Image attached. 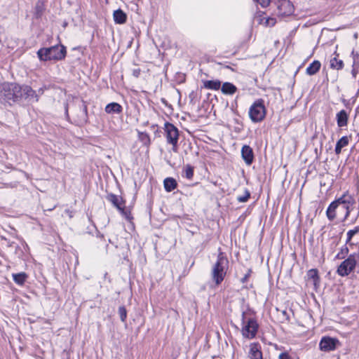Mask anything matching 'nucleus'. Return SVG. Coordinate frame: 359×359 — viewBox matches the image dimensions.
<instances>
[{
    "mask_svg": "<svg viewBox=\"0 0 359 359\" xmlns=\"http://www.w3.org/2000/svg\"><path fill=\"white\" fill-rule=\"evenodd\" d=\"M118 314L122 322H125L127 318V311L125 306H122L118 308Z\"/></svg>",
    "mask_w": 359,
    "mask_h": 359,
    "instance_id": "c85d7f7f",
    "label": "nucleus"
},
{
    "mask_svg": "<svg viewBox=\"0 0 359 359\" xmlns=\"http://www.w3.org/2000/svg\"><path fill=\"white\" fill-rule=\"evenodd\" d=\"M250 196V193L248 190H245L244 195L238 196L237 200L240 203H245V202L248 201Z\"/></svg>",
    "mask_w": 359,
    "mask_h": 359,
    "instance_id": "2f4dec72",
    "label": "nucleus"
},
{
    "mask_svg": "<svg viewBox=\"0 0 359 359\" xmlns=\"http://www.w3.org/2000/svg\"><path fill=\"white\" fill-rule=\"evenodd\" d=\"M339 345L337 339L330 337H323L319 343V348L322 351L330 352L334 351Z\"/></svg>",
    "mask_w": 359,
    "mask_h": 359,
    "instance_id": "6e6552de",
    "label": "nucleus"
},
{
    "mask_svg": "<svg viewBox=\"0 0 359 359\" xmlns=\"http://www.w3.org/2000/svg\"><path fill=\"white\" fill-rule=\"evenodd\" d=\"M355 199L354 196L352 195L346 202L344 203V205H342V208L345 210V214L344 217L341 219V222H345L348 217L350 216L351 212L354 209V206L355 205Z\"/></svg>",
    "mask_w": 359,
    "mask_h": 359,
    "instance_id": "9b49d317",
    "label": "nucleus"
},
{
    "mask_svg": "<svg viewBox=\"0 0 359 359\" xmlns=\"http://www.w3.org/2000/svg\"><path fill=\"white\" fill-rule=\"evenodd\" d=\"M140 73H141V70L139 68H137V69H134L133 70V75L136 77V78H138L140 75Z\"/></svg>",
    "mask_w": 359,
    "mask_h": 359,
    "instance_id": "72a5a7b5",
    "label": "nucleus"
},
{
    "mask_svg": "<svg viewBox=\"0 0 359 359\" xmlns=\"http://www.w3.org/2000/svg\"><path fill=\"white\" fill-rule=\"evenodd\" d=\"M320 62L318 60H314L306 68V73L309 76L314 75L320 70Z\"/></svg>",
    "mask_w": 359,
    "mask_h": 359,
    "instance_id": "6ab92c4d",
    "label": "nucleus"
},
{
    "mask_svg": "<svg viewBox=\"0 0 359 359\" xmlns=\"http://www.w3.org/2000/svg\"><path fill=\"white\" fill-rule=\"evenodd\" d=\"M294 12V6L288 0H282L279 1L276 13L278 16L284 17L292 14Z\"/></svg>",
    "mask_w": 359,
    "mask_h": 359,
    "instance_id": "1a4fd4ad",
    "label": "nucleus"
},
{
    "mask_svg": "<svg viewBox=\"0 0 359 359\" xmlns=\"http://www.w3.org/2000/svg\"><path fill=\"white\" fill-rule=\"evenodd\" d=\"M140 139L146 145L150 144V137L147 133H141L140 134Z\"/></svg>",
    "mask_w": 359,
    "mask_h": 359,
    "instance_id": "7c9ffc66",
    "label": "nucleus"
},
{
    "mask_svg": "<svg viewBox=\"0 0 359 359\" xmlns=\"http://www.w3.org/2000/svg\"><path fill=\"white\" fill-rule=\"evenodd\" d=\"M242 329L241 332L243 337L252 339L257 333L259 325L254 318H246L245 313L243 312L241 316Z\"/></svg>",
    "mask_w": 359,
    "mask_h": 359,
    "instance_id": "20e7f679",
    "label": "nucleus"
},
{
    "mask_svg": "<svg viewBox=\"0 0 359 359\" xmlns=\"http://www.w3.org/2000/svg\"><path fill=\"white\" fill-rule=\"evenodd\" d=\"M266 24L268 26L272 27L276 24V20L273 18H269L266 20Z\"/></svg>",
    "mask_w": 359,
    "mask_h": 359,
    "instance_id": "473e14b6",
    "label": "nucleus"
},
{
    "mask_svg": "<svg viewBox=\"0 0 359 359\" xmlns=\"http://www.w3.org/2000/svg\"><path fill=\"white\" fill-rule=\"evenodd\" d=\"M67 112H68V110H67V109H66V114H67V116L68 115Z\"/></svg>",
    "mask_w": 359,
    "mask_h": 359,
    "instance_id": "ea45409f",
    "label": "nucleus"
},
{
    "mask_svg": "<svg viewBox=\"0 0 359 359\" xmlns=\"http://www.w3.org/2000/svg\"><path fill=\"white\" fill-rule=\"evenodd\" d=\"M43 92H44V90L42 88H39L38 90V93L39 95H42L43 93Z\"/></svg>",
    "mask_w": 359,
    "mask_h": 359,
    "instance_id": "e433bc0d",
    "label": "nucleus"
},
{
    "mask_svg": "<svg viewBox=\"0 0 359 359\" xmlns=\"http://www.w3.org/2000/svg\"><path fill=\"white\" fill-rule=\"evenodd\" d=\"M308 278L313 280L314 285H316L317 280H318V271L317 269H310L307 273Z\"/></svg>",
    "mask_w": 359,
    "mask_h": 359,
    "instance_id": "cd10ccee",
    "label": "nucleus"
},
{
    "mask_svg": "<svg viewBox=\"0 0 359 359\" xmlns=\"http://www.w3.org/2000/svg\"><path fill=\"white\" fill-rule=\"evenodd\" d=\"M83 111L86 114L87 113V107L85 104L83 105Z\"/></svg>",
    "mask_w": 359,
    "mask_h": 359,
    "instance_id": "4c0bfd02",
    "label": "nucleus"
},
{
    "mask_svg": "<svg viewBox=\"0 0 359 359\" xmlns=\"http://www.w3.org/2000/svg\"><path fill=\"white\" fill-rule=\"evenodd\" d=\"M266 115V110L262 100L255 101L249 109V116L254 123L262 121Z\"/></svg>",
    "mask_w": 359,
    "mask_h": 359,
    "instance_id": "423d86ee",
    "label": "nucleus"
},
{
    "mask_svg": "<svg viewBox=\"0 0 359 359\" xmlns=\"http://www.w3.org/2000/svg\"><path fill=\"white\" fill-rule=\"evenodd\" d=\"M359 261V255L356 254L350 255L347 259L343 261L338 266L337 273L341 276L349 275L355 268Z\"/></svg>",
    "mask_w": 359,
    "mask_h": 359,
    "instance_id": "39448f33",
    "label": "nucleus"
},
{
    "mask_svg": "<svg viewBox=\"0 0 359 359\" xmlns=\"http://www.w3.org/2000/svg\"><path fill=\"white\" fill-rule=\"evenodd\" d=\"M359 231V226L355 227L354 229L349 230L347 233V240L346 243L349 242L353 236H355Z\"/></svg>",
    "mask_w": 359,
    "mask_h": 359,
    "instance_id": "c756f323",
    "label": "nucleus"
},
{
    "mask_svg": "<svg viewBox=\"0 0 359 359\" xmlns=\"http://www.w3.org/2000/svg\"><path fill=\"white\" fill-rule=\"evenodd\" d=\"M107 200L116 207L122 215H125L127 219H129V216L127 212L125 210V203L121 197L116 196L114 194H110L107 197Z\"/></svg>",
    "mask_w": 359,
    "mask_h": 359,
    "instance_id": "9d476101",
    "label": "nucleus"
},
{
    "mask_svg": "<svg viewBox=\"0 0 359 359\" xmlns=\"http://www.w3.org/2000/svg\"><path fill=\"white\" fill-rule=\"evenodd\" d=\"M184 177L188 180H191L194 176V167L187 164L184 168Z\"/></svg>",
    "mask_w": 359,
    "mask_h": 359,
    "instance_id": "bb28decb",
    "label": "nucleus"
},
{
    "mask_svg": "<svg viewBox=\"0 0 359 359\" xmlns=\"http://www.w3.org/2000/svg\"><path fill=\"white\" fill-rule=\"evenodd\" d=\"M163 185L165 191L170 192L177 187V184L175 179L172 177H167L164 180Z\"/></svg>",
    "mask_w": 359,
    "mask_h": 359,
    "instance_id": "5701e85b",
    "label": "nucleus"
},
{
    "mask_svg": "<svg viewBox=\"0 0 359 359\" xmlns=\"http://www.w3.org/2000/svg\"><path fill=\"white\" fill-rule=\"evenodd\" d=\"M250 359H262L261 346L259 343H251L248 353Z\"/></svg>",
    "mask_w": 359,
    "mask_h": 359,
    "instance_id": "f8f14e48",
    "label": "nucleus"
},
{
    "mask_svg": "<svg viewBox=\"0 0 359 359\" xmlns=\"http://www.w3.org/2000/svg\"><path fill=\"white\" fill-rule=\"evenodd\" d=\"M22 100L38 102L39 95L30 86H20L15 83H4L0 85V102L11 105Z\"/></svg>",
    "mask_w": 359,
    "mask_h": 359,
    "instance_id": "f257e3e1",
    "label": "nucleus"
},
{
    "mask_svg": "<svg viewBox=\"0 0 359 359\" xmlns=\"http://www.w3.org/2000/svg\"><path fill=\"white\" fill-rule=\"evenodd\" d=\"M349 140L347 136H343L336 143L334 151L336 154H339L341 151L342 148L345 147L348 144Z\"/></svg>",
    "mask_w": 359,
    "mask_h": 359,
    "instance_id": "412c9836",
    "label": "nucleus"
},
{
    "mask_svg": "<svg viewBox=\"0 0 359 359\" xmlns=\"http://www.w3.org/2000/svg\"><path fill=\"white\" fill-rule=\"evenodd\" d=\"M66 48L62 45H56L49 48H41L37 51L40 61L61 60L66 56Z\"/></svg>",
    "mask_w": 359,
    "mask_h": 359,
    "instance_id": "7ed1b4c3",
    "label": "nucleus"
},
{
    "mask_svg": "<svg viewBox=\"0 0 359 359\" xmlns=\"http://www.w3.org/2000/svg\"><path fill=\"white\" fill-rule=\"evenodd\" d=\"M352 195L348 192V191H345L340 197L335 199L333 203H335V205L339 208V205H344V203L346 202L347 200Z\"/></svg>",
    "mask_w": 359,
    "mask_h": 359,
    "instance_id": "393cba45",
    "label": "nucleus"
},
{
    "mask_svg": "<svg viewBox=\"0 0 359 359\" xmlns=\"http://www.w3.org/2000/svg\"><path fill=\"white\" fill-rule=\"evenodd\" d=\"M279 359H291V357L287 353H282L279 355Z\"/></svg>",
    "mask_w": 359,
    "mask_h": 359,
    "instance_id": "f704fd0d",
    "label": "nucleus"
},
{
    "mask_svg": "<svg viewBox=\"0 0 359 359\" xmlns=\"http://www.w3.org/2000/svg\"><path fill=\"white\" fill-rule=\"evenodd\" d=\"M229 260L222 252H219L217 255L216 262L213 264L211 271V278L212 281L217 286L220 285L224 280L228 269H229Z\"/></svg>",
    "mask_w": 359,
    "mask_h": 359,
    "instance_id": "f03ea898",
    "label": "nucleus"
},
{
    "mask_svg": "<svg viewBox=\"0 0 359 359\" xmlns=\"http://www.w3.org/2000/svg\"><path fill=\"white\" fill-rule=\"evenodd\" d=\"M27 278V275L25 272L13 274L14 282L19 285H22L26 281Z\"/></svg>",
    "mask_w": 359,
    "mask_h": 359,
    "instance_id": "a878e982",
    "label": "nucleus"
},
{
    "mask_svg": "<svg viewBox=\"0 0 359 359\" xmlns=\"http://www.w3.org/2000/svg\"><path fill=\"white\" fill-rule=\"evenodd\" d=\"M283 313L284 315H286V311H284L283 312Z\"/></svg>",
    "mask_w": 359,
    "mask_h": 359,
    "instance_id": "58836bf2",
    "label": "nucleus"
},
{
    "mask_svg": "<svg viewBox=\"0 0 359 359\" xmlns=\"http://www.w3.org/2000/svg\"><path fill=\"white\" fill-rule=\"evenodd\" d=\"M249 277V273L245 274V276L241 279L242 283H245Z\"/></svg>",
    "mask_w": 359,
    "mask_h": 359,
    "instance_id": "c9c22d12",
    "label": "nucleus"
},
{
    "mask_svg": "<svg viewBox=\"0 0 359 359\" xmlns=\"http://www.w3.org/2000/svg\"><path fill=\"white\" fill-rule=\"evenodd\" d=\"M163 129L167 142L172 144V150L176 151L180 135L178 129L173 124L168 122L165 123Z\"/></svg>",
    "mask_w": 359,
    "mask_h": 359,
    "instance_id": "0eeeda50",
    "label": "nucleus"
},
{
    "mask_svg": "<svg viewBox=\"0 0 359 359\" xmlns=\"http://www.w3.org/2000/svg\"><path fill=\"white\" fill-rule=\"evenodd\" d=\"M241 156L245 163L250 165L254 159V154L252 148L248 145L243 146L241 149Z\"/></svg>",
    "mask_w": 359,
    "mask_h": 359,
    "instance_id": "ddd939ff",
    "label": "nucleus"
},
{
    "mask_svg": "<svg viewBox=\"0 0 359 359\" xmlns=\"http://www.w3.org/2000/svg\"><path fill=\"white\" fill-rule=\"evenodd\" d=\"M351 56L353 57L351 74L353 78L355 79L359 73V53L353 50Z\"/></svg>",
    "mask_w": 359,
    "mask_h": 359,
    "instance_id": "4468645a",
    "label": "nucleus"
},
{
    "mask_svg": "<svg viewBox=\"0 0 359 359\" xmlns=\"http://www.w3.org/2000/svg\"><path fill=\"white\" fill-rule=\"evenodd\" d=\"M337 122L339 127H344L348 123V114L342 109L337 114Z\"/></svg>",
    "mask_w": 359,
    "mask_h": 359,
    "instance_id": "f3484780",
    "label": "nucleus"
},
{
    "mask_svg": "<svg viewBox=\"0 0 359 359\" xmlns=\"http://www.w3.org/2000/svg\"><path fill=\"white\" fill-rule=\"evenodd\" d=\"M334 57H332L330 61V66L331 69L336 70H341L344 67L343 60L338 59L339 54L337 52L334 53Z\"/></svg>",
    "mask_w": 359,
    "mask_h": 359,
    "instance_id": "2eb2a0df",
    "label": "nucleus"
},
{
    "mask_svg": "<svg viewBox=\"0 0 359 359\" xmlns=\"http://www.w3.org/2000/svg\"><path fill=\"white\" fill-rule=\"evenodd\" d=\"M113 16L114 22L116 24H123L126 22L127 19L126 14L121 9L115 11L114 12Z\"/></svg>",
    "mask_w": 359,
    "mask_h": 359,
    "instance_id": "aec40b11",
    "label": "nucleus"
},
{
    "mask_svg": "<svg viewBox=\"0 0 359 359\" xmlns=\"http://www.w3.org/2000/svg\"><path fill=\"white\" fill-rule=\"evenodd\" d=\"M122 107L117 102H111L105 107V111L107 114H120L122 111Z\"/></svg>",
    "mask_w": 359,
    "mask_h": 359,
    "instance_id": "a211bd4d",
    "label": "nucleus"
},
{
    "mask_svg": "<svg viewBox=\"0 0 359 359\" xmlns=\"http://www.w3.org/2000/svg\"><path fill=\"white\" fill-rule=\"evenodd\" d=\"M236 90V86L230 82L224 83L221 87V91L224 95H232Z\"/></svg>",
    "mask_w": 359,
    "mask_h": 359,
    "instance_id": "dca6fc26",
    "label": "nucleus"
},
{
    "mask_svg": "<svg viewBox=\"0 0 359 359\" xmlns=\"http://www.w3.org/2000/svg\"><path fill=\"white\" fill-rule=\"evenodd\" d=\"M204 88L210 90H219L221 88V82L219 80H209L203 82Z\"/></svg>",
    "mask_w": 359,
    "mask_h": 359,
    "instance_id": "b1692460",
    "label": "nucleus"
},
{
    "mask_svg": "<svg viewBox=\"0 0 359 359\" xmlns=\"http://www.w3.org/2000/svg\"><path fill=\"white\" fill-rule=\"evenodd\" d=\"M337 207L335 203H331L326 210V216L329 221L332 222L337 217Z\"/></svg>",
    "mask_w": 359,
    "mask_h": 359,
    "instance_id": "4be33fe9",
    "label": "nucleus"
}]
</instances>
